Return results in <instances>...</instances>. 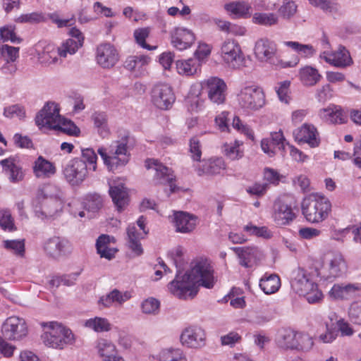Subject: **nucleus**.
I'll return each instance as SVG.
<instances>
[{"instance_id":"nucleus-60","label":"nucleus","mask_w":361,"mask_h":361,"mask_svg":"<svg viewBox=\"0 0 361 361\" xmlns=\"http://www.w3.org/2000/svg\"><path fill=\"white\" fill-rule=\"evenodd\" d=\"M18 47H11L7 44L1 47V58H4V61L8 59L9 61L14 62L18 57Z\"/></svg>"},{"instance_id":"nucleus-36","label":"nucleus","mask_w":361,"mask_h":361,"mask_svg":"<svg viewBox=\"0 0 361 361\" xmlns=\"http://www.w3.org/2000/svg\"><path fill=\"white\" fill-rule=\"evenodd\" d=\"M259 286L266 294H272L276 293L281 286V281L276 274H270L264 276L260 279Z\"/></svg>"},{"instance_id":"nucleus-58","label":"nucleus","mask_w":361,"mask_h":361,"mask_svg":"<svg viewBox=\"0 0 361 361\" xmlns=\"http://www.w3.org/2000/svg\"><path fill=\"white\" fill-rule=\"evenodd\" d=\"M297 337L298 346L295 347L296 350L308 351L312 348L314 342L309 335L298 333Z\"/></svg>"},{"instance_id":"nucleus-12","label":"nucleus","mask_w":361,"mask_h":361,"mask_svg":"<svg viewBox=\"0 0 361 361\" xmlns=\"http://www.w3.org/2000/svg\"><path fill=\"white\" fill-rule=\"evenodd\" d=\"M27 334L25 321L18 317H10L4 322L0 336L7 340H20Z\"/></svg>"},{"instance_id":"nucleus-64","label":"nucleus","mask_w":361,"mask_h":361,"mask_svg":"<svg viewBox=\"0 0 361 361\" xmlns=\"http://www.w3.org/2000/svg\"><path fill=\"white\" fill-rule=\"evenodd\" d=\"M333 326V324H329L328 323H326V332L324 334H320L319 336L320 341L324 343H331L336 339L338 331Z\"/></svg>"},{"instance_id":"nucleus-10","label":"nucleus","mask_w":361,"mask_h":361,"mask_svg":"<svg viewBox=\"0 0 361 361\" xmlns=\"http://www.w3.org/2000/svg\"><path fill=\"white\" fill-rule=\"evenodd\" d=\"M202 90L207 94L209 100L216 105L223 104L226 99L227 85L217 77H212L202 83Z\"/></svg>"},{"instance_id":"nucleus-28","label":"nucleus","mask_w":361,"mask_h":361,"mask_svg":"<svg viewBox=\"0 0 361 361\" xmlns=\"http://www.w3.org/2000/svg\"><path fill=\"white\" fill-rule=\"evenodd\" d=\"M298 333L290 329L279 330L276 337V345L283 349H295Z\"/></svg>"},{"instance_id":"nucleus-62","label":"nucleus","mask_w":361,"mask_h":361,"mask_svg":"<svg viewBox=\"0 0 361 361\" xmlns=\"http://www.w3.org/2000/svg\"><path fill=\"white\" fill-rule=\"evenodd\" d=\"M240 145L235 141L234 144H226L224 146L225 155L231 160L237 159L242 157V152H240L238 147Z\"/></svg>"},{"instance_id":"nucleus-45","label":"nucleus","mask_w":361,"mask_h":361,"mask_svg":"<svg viewBox=\"0 0 361 361\" xmlns=\"http://www.w3.org/2000/svg\"><path fill=\"white\" fill-rule=\"evenodd\" d=\"M225 9L238 16H243L250 13L251 6L245 1H236L225 5Z\"/></svg>"},{"instance_id":"nucleus-51","label":"nucleus","mask_w":361,"mask_h":361,"mask_svg":"<svg viewBox=\"0 0 361 361\" xmlns=\"http://www.w3.org/2000/svg\"><path fill=\"white\" fill-rule=\"evenodd\" d=\"M160 361H185V358L180 349H165L160 354Z\"/></svg>"},{"instance_id":"nucleus-43","label":"nucleus","mask_w":361,"mask_h":361,"mask_svg":"<svg viewBox=\"0 0 361 361\" xmlns=\"http://www.w3.org/2000/svg\"><path fill=\"white\" fill-rule=\"evenodd\" d=\"M176 69L180 75L190 76L196 73L197 67L192 59L177 61Z\"/></svg>"},{"instance_id":"nucleus-9","label":"nucleus","mask_w":361,"mask_h":361,"mask_svg":"<svg viewBox=\"0 0 361 361\" xmlns=\"http://www.w3.org/2000/svg\"><path fill=\"white\" fill-rule=\"evenodd\" d=\"M345 269L346 264L343 255L338 252H330L324 257L321 274L326 279H334L341 276Z\"/></svg>"},{"instance_id":"nucleus-42","label":"nucleus","mask_w":361,"mask_h":361,"mask_svg":"<svg viewBox=\"0 0 361 361\" xmlns=\"http://www.w3.org/2000/svg\"><path fill=\"white\" fill-rule=\"evenodd\" d=\"M103 205V200L97 193L88 194L85 197L84 207L88 212L94 213L98 212Z\"/></svg>"},{"instance_id":"nucleus-31","label":"nucleus","mask_w":361,"mask_h":361,"mask_svg":"<svg viewBox=\"0 0 361 361\" xmlns=\"http://www.w3.org/2000/svg\"><path fill=\"white\" fill-rule=\"evenodd\" d=\"M33 172L38 178H47L56 173V167L51 162L39 156L34 163Z\"/></svg>"},{"instance_id":"nucleus-7","label":"nucleus","mask_w":361,"mask_h":361,"mask_svg":"<svg viewBox=\"0 0 361 361\" xmlns=\"http://www.w3.org/2000/svg\"><path fill=\"white\" fill-rule=\"evenodd\" d=\"M276 53V44L268 39H260L257 41L255 47V54L261 61L269 62L276 66L281 68L293 67L296 66L299 60L295 59L294 62H283L281 60L275 61L274 56Z\"/></svg>"},{"instance_id":"nucleus-56","label":"nucleus","mask_w":361,"mask_h":361,"mask_svg":"<svg viewBox=\"0 0 361 361\" xmlns=\"http://www.w3.org/2000/svg\"><path fill=\"white\" fill-rule=\"evenodd\" d=\"M160 302L154 298L144 300L141 305L142 311L147 314H157L159 311Z\"/></svg>"},{"instance_id":"nucleus-54","label":"nucleus","mask_w":361,"mask_h":361,"mask_svg":"<svg viewBox=\"0 0 361 361\" xmlns=\"http://www.w3.org/2000/svg\"><path fill=\"white\" fill-rule=\"evenodd\" d=\"M204 99H202L199 94H190L186 99V104L189 111L198 112L204 107Z\"/></svg>"},{"instance_id":"nucleus-24","label":"nucleus","mask_w":361,"mask_h":361,"mask_svg":"<svg viewBox=\"0 0 361 361\" xmlns=\"http://www.w3.org/2000/svg\"><path fill=\"white\" fill-rule=\"evenodd\" d=\"M286 140L281 130L271 133L269 138H264L261 142L262 149L270 157H273L277 149L284 150Z\"/></svg>"},{"instance_id":"nucleus-49","label":"nucleus","mask_w":361,"mask_h":361,"mask_svg":"<svg viewBox=\"0 0 361 361\" xmlns=\"http://www.w3.org/2000/svg\"><path fill=\"white\" fill-rule=\"evenodd\" d=\"M244 231L247 232L250 235H255L257 237L263 238L264 239H269L272 237L271 231L267 226H257L249 224L244 227Z\"/></svg>"},{"instance_id":"nucleus-25","label":"nucleus","mask_w":361,"mask_h":361,"mask_svg":"<svg viewBox=\"0 0 361 361\" xmlns=\"http://www.w3.org/2000/svg\"><path fill=\"white\" fill-rule=\"evenodd\" d=\"M109 195L118 211H122L128 203V194L124 184L114 182L109 185Z\"/></svg>"},{"instance_id":"nucleus-47","label":"nucleus","mask_w":361,"mask_h":361,"mask_svg":"<svg viewBox=\"0 0 361 361\" xmlns=\"http://www.w3.org/2000/svg\"><path fill=\"white\" fill-rule=\"evenodd\" d=\"M284 44L297 51L304 57H310L314 54L315 50L310 44H302L298 42L287 41Z\"/></svg>"},{"instance_id":"nucleus-48","label":"nucleus","mask_w":361,"mask_h":361,"mask_svg":"<svg viewBox=\"0 0 361 361\" xmlns=\"http://www.w3.org/2000/svg\"><path fill=\"white\" fill-rule=\"evenodd\" d=\"M59 123L54 130H58L67 135L75 136L78 135L80 133V129L70 120L61 117Z\"/></svg>"},{"instance_id":"nucleus-11","label":"nucleus","mask_w":361,"mask_h":361,"mask_svg":"<svg viewBox=\"0 0 361 361\" xmlns=\"http://www.w3.org/2000/svg\"><path fill=\"white\" fill-rule=\"evenodd\" d=\"M146 167L148 169H154L155 173L154 175V181L155 184H169L171 192H175L179 188L174 183L175 176L173 171L163 165L161 162L156 159H148L146 161Z\"/></svg>"},{"instance_id":"nucleus-40","label":"nucleus","mask_w":361,"mask_h":361,"mask_svg":"<svg viewBox=\"0 0 361 361\" xmlns=\"http://www.w3.org/2000/svg\"><path fill=\"white\" fill-rule=\"evenodd\" d=\"M81 47L80 42H75L74 39H68L56 49L60 57L66 58L68 54H74Z\"/></svg>"},{"instance_id":"nucleus-37","label":"nucleus","mask_w":361,"mask_h":361,"mask_svg":"<svg viewBox=\"0 0 361 361\" xmlns=\"http://www.w3.org/2000/svg\"><path fill=\"white\" fill-rule=\"evenodd\" d=\"M129 298L130 295L128 293H125L123 294L118 290L114 289L109 294L100 298L99 302H101L104 307H111L114 302L122 305Z\"/></svg>"},{"instance_id":"nucleus-52","label":"nucleus","mask_w":361,"mask_h":361,"mask_svg":"<svg viewBox=\"0 0 361 361\" xmlns=\"http://www.w3.org/2000/svg\"><path fill=\"white\" fill-rule=\"evenodd\" d=\"M296 12L297 5L291 0H283V4L279 8V13L284 19H290Z\"/></svg>"},{"instance_id":"nucleus-20","label":"nucleus","mask_w":361,"mask_h":361,"mask_svg":"<svg viewBox=\"0 0 361 361\" xmlns=\"http://www.w3.org/2000/svg\"><path fill=\"white\" fill-rule=\"evenodd\" d=\"M45 252L54 258L70 254L72 246L70 242L60 237L54 236L46 241L44 245Z\"/></svg>"},{"instance_id":"nucleus-22","label":"nucleus","mask_w":361,"mask_h":361,"mask_svg":"<svg viewBox=\"0 0 361 361\" xmlns=\"http://www.w3.org/2000/svg\"><path fill=\"white\" fill-rule=\"evenodd\" d=\"M233 250L240 259V264L245 268H250L262 259L263 253L257 247H233Z\"/></svg>"},{"instance_id":"nucleus-32","label":"nucleus","mask_w":361,"mask_h":361,"mask_svg":"<svg viewBox=\"0 0 361 361\" xmlns=\"http://www.w3.org/2000/svg\"><path fill=\"white\" fill-rule=\"evenodd\" d=\"M358 287L354 284H335L329 291V296L334 300H347L353 297Z\"/></svg>"},{"instance_id":"nucleus-53","label":"nucleus","mask_w":361,"mask_h":361,"mask_svg":"<svg viewBox=\"0 0 361 361\" xmlns=\"http://www.w3.org/2000/svg\"><path fill=\"white\" fill-rule=\"evenodd\" d=\"M348 314L352 323L361 326V300L354 301L350 305Z\"/></svg>"},{"instance_id":"nucleus-18","label":"nucleus","mask_w":361,"mask_h":361,"mask_svg":"<svg viewBox=\"0 0 361 361\" xmlns=\"http://www.w3.org/2000/svg\"><path fill=\"white\" fill-rule=\"evenodd\" d=\"M272 218L277 226H283L289 225L296 218V215L290 205L279 198L274 202Z\"/></svg>"},{"instance_id":"nucleus-35","label":"nucleus","mask_w":361,"mask_h":361,"mask_svg":"<svg viewBox=\"0 0 361 361\" xmlns=\"http://www.w3.org/2000/svg\"><path fill=\"white\" fill-rule=\"evenodd\" d=\"M300 79L305 86H313L321 79L318 71L312 66H305L300 70Z\"/></svg>"},{"instance_id":"nucleus-2","label":"nucleus","mask_w":361,"mask_h":361,"mask_svg":"<svg viewBox=\"0 0 361 361\" xmlns=\"http://www.w3.org/2000/svg\"><path fill=\"white\" fill-rule=\"evenodd\" d=\"M301 209L308 222L317 224L327 219L331 211V204L325 196L312 193L303 199Z\"/></svg>"},{"instance_id":"nucleus-13","label":"nucleus","mask_w":361,"mask_h":361,"mask_svg":"<svg viewBox=\"0 0 361 361\" xmlns=\"http://www.w3.org/2000/svg\"><path fill=\"white\" fill-rule=\"evenodd\" d=\"M63 173L66 180L71 185H78L87 176V165L82 159H73L66 165Z\"/></svg>"},{"instance_id":"nucleus-50","label":"nucleus","mask_w":361,"mask_h":361,"mask_svg":"<svg viewBox=\"0 0 361 361\" xmlns=\"http://www.w3.org/2000/svg\"><path fill=\"white\" fill-rule=\"evenodd\" d=\"M97 348L99 355L104 358H108L116 353V347L110 341L101 339L98 341Z\"/></svg>"},{"instance_id":"nucleus-57","label":"nucleus","mask_w":361,"mask_h":361,"mask_svg":"<svg viewBox=\"0 0 361 361\" xmlns=\"http://www.w3.org/2000/svg\"><path fill=\"white\" fill-rule=\"evenodd\" d=\"M4 247L8 250L13 251L16 255L22 256L25 252V244L23 240H6L4 241Z\"/></svg>"},{"instance_id":"nucleus-38","label":"nucleus","mask_w":361,"mask_h":361,"mask_svg":"<svg viewBox=\"0 0 361 361\" xmlns=\"http://www.w3.org/2000/svg\"><path fill=\"white\" fill-rule=\"evenodd\" d=\"M37 196L42 198H50L54 200H60L63 204L64 195L58 185L54 184L44 185L37 192Z\"/></svg>"},{"instance_id":"nucleus-33","label":"nucleus","mask_w":361,"mask_h":361,"mask_svg":"<svg viewBox=\"0 0 361 361\" xmlns=\"http://www.w3.org/2000/svg\"><path fill=\"white\" fill-rule=\"evenodd\" d=\"M91 119L97 133L103 138L109 137L111 131L108 125L106 114L104 111H95L92 114Z\"/></svg>"},{"instance_id":"nucleus-17","label":"nucleus","mask_w":361,"mask_h":361,"mask_svg":"<svg viewBox=\"0 0 361 361\" xmlns=\"http://www.w3.org/2000/svg\"><path fill=\"white\" fill-rule=\"evenodd\" d=\"M182 345L190 348H199L206 344V333L200 326H190L182 331L180 336Z\"/></svg>"},{"instance_id":"nucleus-59","label":"nucleus","mask_w":361,"mask_h":361,"mask_svg":"<svg viewBox=\"0 0 361 361\" xmlns=\"http://www.w3.org/2000/svg\"><path fill=\"white\" fill-rule=\"evenodd\" d=\"M82 161L89 164L90 170L94 171L96 170L97 156L92 148L82 149Z\"/></svg>"},{"instance_id":"nucleus-4","label":"nucleus","mask_w":361,"mask_h":361,"mask_svg":"<svg viewBox=\"0 0 361 361\" xmlns=\"http://www.w3.org/2000/svg\"><path fill=\"white\" fill-rule=\"evenodd\" d=\"M291 287L296 293L304 296L309 303L317 302L322 298L317 284L310 279L304 269H298L293 272Z\"/></svg>"},{"instance_id":"nucleus-26","label":"nucleus","mask_w":361,"mask_h":361,"mask_svg":"<svg viewBox=\"0 0 361 361\" xmlns=\"http://www.w3.org/2000/svg\"><path fill=\"white\" fill-rule=\"evenodd\" d=\"M327 63L339 68H344L350 66L352 59L348 51L344 47H340L337 51L332 53H324L321 56Z\"/></svg>"},{"instance_id":"nucleus-15","label":"nucleus","mask_w":361,"mask_h":361,"mask_svg":"<svg viewBox=\"0 0 361 361\" xmlns=\"http://www.w3.org/2000/svg\"><path fill=\"white\" fill-rule=\"evenodd\" d=\"M175 95L167 84H157L152 90V102L159 109L167 110L175 102Z\"/></svg>"},{"instance_id":"nucleus-46","label":"nucleus","mask_w":361,"mask_h":361,"mask_svg":"<svg viewBox=\"0 0 361 361\" xmlns=\"http://www.w3.org/2000/svg\"><path fill=\"white\" fill-rule=\"evenodd\" d=\"M150 33L149 27H141L137 28L134 31L133 35L135 39V42L137 44H139L141 47L148 49V50H154L157 48L155 46H151L146 43L145 39L149 37Z\"/></svg>"},{"instance_id":"nucleus-61","label":"nucleus","mask_w":361,"mask_h":361,"mask_svg":"<svg viewBox=\"0 0 361 361\" xmlns=\"http://www.w3.org/2000/svg\"><path fill=\"white\" fill-rule=\"evenodd\" d=\"M0 37L3 42L10 41L12 43H20L21 39L16 36L11 27H4L0 29Z\"/></svg>"},{"instance_id":"nucleus-21","label":"nucleus","mask_w":361,"mask_h":361,"mask_svg":"<svg viewBox=\"0 0 361 361\" xmlns=\"http://www.w3.org/2000/svg\"><path fill=\"white\" fill-rule=\"evenodd\" d=\"M195 41L192 30L184 27H176L171 32V42L173 47L180 51L190 47Z\"/></svg>"},{"instance_id":"nucleus-23","label":"nucleus","mask_w":361,"mask_h":361,"mask_svg":"<svg viewBox=\"0 0 361 361\" xmlns=\"http://www.w3.org/2000/svg\"><path fill=\"white\" fill-rule=\"evenodd\" d=\"M295 140L307 143L311 147H318L320 142L317 128L312 124L304 123L294 132Z\"/></svg>"},{"instance_id":"nucleus-39","label":"nucleus","mask_w":361,"mask_h":361,"mask_svg":"<svg viewBox=\"0 0 361 361\" xmlns=\"http://www.w3.org/2000/svg\"><path fill=\"white\" fill-rule=\"evenodd\" d=\"M58 56L56 49L52 45H48L39 54L38 59L42 64L49 66L57 63Z\"/></svg>"},{"instance_id":"nucleus-27","label":"nucleus","mask_w":361,"mask_h":361,"mask_svg":"<svg viewBox=\"0 0 361 361\" xmlns=\"http://www.w3.org/2000/svg\"><path fill=\"white\" fill-rule=\"evenodd\" d=\"M3 172L8 178L10 182L18 183L22 181L25 174L22 168L16 163L13 158L9 157L0 161Z\"/></svg>"},{"instance_id":"nucleus-44","label":"nucleus","mask_w":361,"mask_h":361,"mask_svg":"<svg viewBox=\"0 0 361 361\" xmlns=\"http://www.w3.org/2000/svg\"><path fill=\"white\" fill-rule=\"evenodd\" d=\"M85 326L97 332L109 331L111 330V324L102 317H94L85 322Z\"/></svg>"},{"instance_id":"nucleus-5","label":"nucleus","mask_w":361,"mask_h":361,"mask_svg":"<svg viewBox=\"0 0 361 361\" xmlns=\"http://www.w3.org/2000/svg\"><path fill=\"white\" fill-rule=\"evenodd\" d=\"M45 328L41 338L45 345L62 349L73 340L72 331L57 322H51L43 325Z\"/></svg>"},{"instance_id":"nucleus-41","label":"nucleus","mask_w":361,"mask_h":361,"mask_svg":"<svg viewBox=\"0 0 361 361\" xmlns=\"http://www.w3.org/2000/svg\"><path fill=\"white\" fill-rule=\"evenodd\" d=\"M252 20L255 23L264 26H272L279 22V17L273 13H256Z\"/></svg>"},{"instance_id":"nucleus-6","label":"nucleus","mask_w":361,"mask_h":361,"mask_svg":"<svg viewBox=\"0 0 361 361\" xmlns=\"http://www.w3.org/2000/svg\"><path fill=\"white\" fill-rule=\"evenodd\" d=\"M238 101L240 106L247 111H257L266 102L263 90L255 85L243 88L238 94Z\"/></svg>"},{"instance_id":"nucleus-34","label":"nucleus","mask_w":361,"mask_h":361,"mask_svg":"<svg viewBox=\"0 0 361 361\" xmlns=\"http://www.w3.org/2000/svg\"><path fill=\"white\" fill-rule=\"evenodd\" d=\"M128 244L130 249L136 255H140L143 252L140 240L145 234L137 231L135 225H130L127 228Z\"/></svg>"},{"instance_id":"nucleus-30","label":"nucleus","mask_w":361,"mask_h":361,"mask_svg":"<svg viewBox=\"0 0 361 361\" xmlns=\"http://www.w3.org/2000/svg\"><path fill=\"white\" fill-rule=\"evenodd\" d=\"M226 169L224 161L222 158H214L202 161V164L197 168L199 176L203 174L216 175Z\"/></svg>"},{"instance_id":"nucleus-1","label":"nucleus","mask_w":361,"mask_h":361,"mask_svg":"<svg viewBox=\"0 0 361 361\" xmlns=\"http://www.w3.org/2000/svg\"><path fill=\"white\" fill-rule=\"evenodd\" d=\"M216 283L214 268L207 259L200 258L192 261L190 269L180 275L178 271L176 278L169 283L171 293L180 299H192L197 293L200 286L212 288Z\"/></svg>"},{"instance_id":"nucleus-55","label":"nucleus","mask_w":361,"mask_h":361,"mask_svg":"<svg viewBox=\"0 0 361 361\" xmlns=\"http://www.w3.org/2000/svg\"><path fill=\"white\" fill-rule=\"evenodd\" d=\"M46 18L44 15L41 12H33L30 13L22 14L17 19L16 22L20 23H39L44 22Z\"/></svg>"},{"instance_id":"nucleus-16","label":"nucleus","mask_w":361,"mask_h":361,"mask_svg":"<svg viewBox=\"0 0 361 361\" xmlns=\"http://www.w3.org/2000/svg\"><path fill=\"white\" fill-rule=\"evenodd\" d=\"M63 204L60 200L50 198H42L37 196L33 200V207L35 215L42 219L54 216L62 209Z\"/></svg>"},{"instance_id":"nucleus-63","label":"nucleus","mask_w":361,"mask_h":361,"mask_svg":"<svg viewBox=\"0 0 361 361\" xmlns=\"http://www.w3.org/2000/svg\"><path fill=\"white\" fill-rule=\"evenodd\" d=\"M290 81L285 80L279 84V87H276V93L278 97L282 102L288 104L290 101L289 96V87Z\"/></svg>"},{"instance_id":"nucleus-14","label":"nucleus","mask_w":361,"mask_h":361,"mask_svg":"<svg viewBox=\"0 0 361 361\" xmlns=\"http://www.w3.org/2000/svg\"><path fill=\"white\" fill-rule=\"evenodd\" d=\"M61 118L58 104L54 102H47L36 116L35 122L40 128L47 127L54 129L57 126V123H59Z\"/></svg>"},{"instance_id":"nucleus-3","label":"nucleus","mask_w":361,"mask_h":361,"mask_svg":"<svg viewBox=\"0 0 361 361\" xmlns=\"http://www.w3.org/2000/svg\"><path fill=\"white\" fill-rule=\"evenodd\" d=\"M128 139L129 136L125 135L121 139L113 141L108 151L104 147L98 149V154L109 169L114 170L118 166H123L129 161Z\"/></svg>"},{"instance_id":"nucleus-19","label":"nucleus","mask_w":361,"mask_h":361,"mask_svg":"<svg viewBox=\"0 0 361 361\" xmlns=\"http://www.w3.org/2000/svg\"><path fill=\"white\" fill-rule=\"evenodd\" d=\"M97 63L104 68L114 67L118 61L119 56L116 48L109 43L102 44L97 49Z\"/></svg>"},{"instance_id":"nucleus-29","label":"nucleus","mask_w":361,"mask_h":361,"mask_svg":"<svg viewBox=\"0 0 361 361\" xmlns=\"http://www.w3.org/2000/svg\"><path fill=\"white\" fill-rule=\"evenodd\" d=\"M175 224L176 231L190 233L197 225V217L186 212H178L175 214Z\"/></svg>"},{"instance_id":"nucleus-8","label":"nucleus","mask_w":361,"mask_h":361,"mask_svg":"<svg viewBox=\"0 0 361 361\" xmlns=\"http://www.w3.org/2000/svg\"><path fill=\"white\" fill-rule=\"evenodd\" d=\"M220 54L223 61L232 69H240L244 66L243 53L235 39H226L221 46Z\"/></svg>"}]
</instances>
